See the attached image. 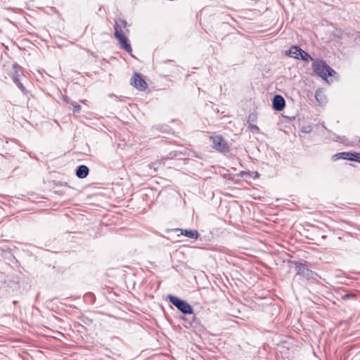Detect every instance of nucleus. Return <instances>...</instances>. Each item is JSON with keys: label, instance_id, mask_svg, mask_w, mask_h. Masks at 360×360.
Returning <instances> with one entry per match:
<instances>
[{"label": "nucleus", "instance_id": "18", "mask_svg": "<svg viewBox=\"0 0 360 360\" xmlns=\"http://www.w3.org/2000/svg\"><path fill=\"white\" fill-rule=\"evenodd\" d=\"M351 144L352 146H357L360 148V138L356 136L354 139V140L352 141Z\"/></svg>", "mask_w": 360, "mask_h": 360}, {"label": "nucleus", "instance_id": "27", "mask_svg": "<svg viewBox=\"0 0 360 360\" xmlns=\"http://www.w3.org/2000/svg\"><path fill=\"white\" fill-rule=\"evenodd\" d=\"M17 303H18V301H15H15H13V304H16Z\"/></svg>", "mask_w": 360, "mask_h": 360}, {"label": "nucleus", "instance_id": "20", "mask_svg": "<svg viewBox=\"0 0 360 360\" xmlns=\"http://www.w3.org/2000/svg\"><path fill=\"white\" fill-rule=\"evenodd\" d=\"M354 296V293H352V292L345 293V295H342V300H348V299L353 297Z\"/></svg>", "mask_w": 360, "mask_h": 360}, {"label": "nucleus", "instance_id": "3", "mask_svg": "<svg viewBox=\"0 0 360 360\" xmlns=\"http://www.w3.org/2000/svg\"><path fill=\"white\" fill-rule=\"evenodd\" d=\"M295 269L297 271V276H300L309 281H316L319 278V274L316 272L308 269L305 264L295 262Z\"/></svg>", "mask_w": 360, "mask_h": 360}, {"label": "nucleus", "instance_id": "7", "mask_svg": "<svg viewBox=\"0 0 360 360\" xmlns=\"http://www.w3.org/2000/svg\"><path fill=\"white\" fill-rule=\"evenodd\" d=\"M273 108L276 111H281L285 106V101L281 95H276L272 100Z\"/></svg>", "mask_w": 360, "mask_h": 360}, {"label": "nucleus", "instance_id": "6", "mask_svg": "<svg viewBox=\"0 0 360 360\" xmlns=\"http://www.w3.org/2000/svg\"><path fill=\"white\" fill-rule=\"evenodd\" d=\"M130 84L139 91H145L148 87L147 83L138 72L134 73L130 80Z\"/></svg>", "mask_w": 360, "mask_h": 360}, {"label": "nucleus", "instance_id": "9", "mask_svg": "<svg viewBox=\"0 0 360 360\" xmlns=\"http://www.w3.org/2000/svg\"><path fill=\"white\" fill-rule=\"evenodd\" d=\"M292 50L299 52L300 56L297 57V59L302 60L305 62H308L309 60H314L313 58L305 51L302 50L298 46H292Z\"/></svg>", "mask_w": 360, "mask_h": 360}, {"label": "nucleus", "instance_id": "4", "mask_svg": "<svg viewBox=\"0 0 360 360\" xmlns=\"http://www.w3.org/2000/svg\"><path fill=\"white\" fill-rule=\"evenodd\" d=\"M210 140L212 141V148L217 150L222 153H226L229 150L227 143L221 136H212Z\"/></svg>", "mask_w": 360, "mask_h": 360}, {"label": "nucleus", "instance_id": "23", "mask_svg": "<svg viewBox=\"0 0 360 360\" xmlns=\"http://www.w3.org/2000/svg\"><path fill=\"white\" fill-rule=\"evenodd\" d=\"M311 130V127L309 126L305 129L302 130V131L304 133H309Z\"/></svg>", "mask_w": 360, "mask_h": 360}, {"label": "nucleus", "instance_id": "13", "mask_svg": "<svg viewBox=\"0 0 360 360\" xmlns=\"http://www.w3.org/2000/svg\"><path fill=\"white\" fill-rule=\"evenodd\" d=\"M315 98L318 103L321 105H323L326 103V97L321 90H317L315 93Z\"/></svg>", "mask_w": 360, "mask_h": 360}, {"label": "nucleus", "instance_id": "24", "mask_svg": "<svg viewBox=\"0 0 360 360\" xmlns=\"http://www.w3.org/2000/svg\"><path fill=\"white\" fill-rule=\"evenodd\" d=\"M334 33H337V34H339V33H343V32L341 30H336L334 31Z\"/></svg>", "mask_w": 360, "mask_h": 360}, {"label": "nucleus", "instance_id": "29", "mask_svg": "<svg viewBox=\"0 0 360 360\" xmlns=\"http://www.w3.org/2000/svg\"><path fill=\"white\" fill-rule=\"evenodd\" d=\"M255 176H258V173L257 172H255Z\"/></svg>", "mask_w": 360, "mask_h": 360}, {"label": "nucleus", "instance_id": "10", "mask_svg": "<svg viewBox=\"0 0 360 360\" xmlns=\"http://www.w3.org/2000/svg\"><path fill=\"white\" fill-rule=\"evenodd\" d=\"M89 173V169L84 165L78 166L76 169V176L79 179H84L88 176Z\"/></svg>", "mask_w": 360, "mask_h": 360}, {"label": "nucleus", "instance_id": "5", "mask_svg": "<svg viewBox=\"0 0 360 360\" xmlns=\"http://www.w3.org/2000/svg\"><path fill=\"white\" fill-rule=\"evenodd\" d=\"M124 32H118V31L114 32L115 38L117 40L120 48L124 50L126 52L132 56V49L129 42V39L124 36Z\"/></svg>", "mask_w": 360, "mask_h": 360}, {"label": "nucleus", "instance_id": "11", "mask_svg": "<svg viewBox=\"0 0 360 360\" xmlns=\"http://www.w3.org/2000/svg\"><path fill=\"white\" fill-rule=\"evenodd\" d=\"M181 231V233L184 235V236L192 238V239H197L198 238L200 234L198 231L195 229H178Z\"/></svg>", "mask_w": 360, "mask_h": 360}, {"label": "nucleus", "instance_id": "19", "mask_svg": "<svg viewBox=\"0 0 360 360\" xmlns=\"http://www.w3.org/2000/svg\"><path fill=\"white\" fill-rule=\"evenodd\" d=\"M256 119H257V117L255 114H253V113L250 114L248 116V122L250 123V122H255Z\"/></svg>", "mask_w": 360, "mask_h": 360}, {"label": "nucleus", "instance_id": "26", "mask_svg": "<svg viewBox=\"0 0 360 360\" xmlns=\"http://www.w3.org/2000/svg\"><path fill=\"white\" fill-rule=\"evenodd\" d=\"M245 174H247V175H248L249 176H252V175H251V172H245Z\"/></svg>", "mask_w": 360, "mask_h": 360}, {"label": "nucleus", "instance_id": "25", "mask_svg": "<svg viewBox=\"0 0 360 360\" xmlns=\"http://www.w3.org/2000/svg\"><path fill=\"white\" fill-rule=\"evenodd\" d=\"M334 33H337V34H339V33H343V32L341 30H336L334 31Z\"/></svg>", "mask_w": 360, "mask_h": 360}, {"label": "nucleus", "instance_id": "28", "mask_svg": "<svg viewBox=\"0 0 360 360\" xmlns=\"http://www.w3.org/2000/svg\"><path fill=\"white\" fill-rule=\"evenodd\" d=\"M336 36H337L338 37H339V38H340V37H341V36H340V34H337Z\"/></svg>", "mask_w": 360, "mask_h": 360}, {"label": "nucleus", "instance_id": "8", "mask_svg": "<svg viewBox=\"0 0 360 360\" xmlns=\"http://www.w3.org/2000/svg\"><path fill=\"white\" fill-rule=\"evenodd\" d=\"M127 27L128 24L125 20L122 18L115 19L114 25L115 32H124L123 30H125V32L128 33L129 30Z\"/></svg>", "mask_w": 360, "mask_h": 360}, {"label": "nucleus", "instance_id": "1", "mask_svg": "<svg viewBox=\"0 0 360 360\" xmlns=\"http://www.w3.org/2000/svg\"><path fill=\"white\" fill-rule=\"evenodd\" d=\"M313 71L320 77L326 79L328 77H332L336 72L332 69L323 60H316L312 63Z\"/></svg>", "mask_w": 360, "mask_h": 360}, {"label": "nucleus", "instance_id": "2", "mask_svg": "<svg viewBox=\"0 0 360 360\" xmlns=\"http://www.w3.org/2000/svg\"><path fill=\"white\" fill-rule=\"evenodd\" d=\"M169 302L175 306L183 314H193V309L186 301L181 300L174 295H168Z\"/></svg>", "mask_w": 360, "mask_h": 360}, {"label": "nucleus", "instance_id": "14", "mask_svg": "<svg viewBox=\"0 0 360 360\" xmlns=\"http://www.w3.org/2000/svg\"><path fill=\"white\" fill-rule=\"evenodd\" d=\"M285 54L291 58H294L297 59V57L300 56L299 52L295 51V50H292V46L290 47V49L285 52Z\"/></svg>", "mask_w": 360, "mask_h": 360}, {"label": "nucleus", "instance_id": "21", "mask_svg": "<svg viewBox=\"0 0 360 360\" xmlns=\"http://www.w3.org/2000/svg\"><path fill=\"white\" fill-rule=\"evenodd\" d=\"M250 128L251 129L252 131H253V132H259V127L255 124H250Z\"/></svg>", "mask_w": 360, "mask_h": 360}, {"label": "nucleus", "instance_id": "16", "mask_svg": "<svg viewBox=\"0 0 360 360\" xmlns=\"http://www.w3.org/2000/svg\"><path fill=\"white\" fill-rule=\"evenodd\" d=\"M70 103L73 106V113H79L82 109L80 105L76 104L74 101H70Z\"/></svg>", "mask_w": 360, "mask_h": 360}, {"label": "nucleus", "instance_id": "15", "mask_svg": "<svg viewBox=\"0 0 360 360\" xmlns=\"http://www.w3.org/2000/svg\"><path fill=\"white\" fill-rule=\"evenodd\" d=\"M13 80L15 85L21 90L22 92H25V88L23 84L20 82V79L17 77H13Z\"/></svg>", "mask_w": 360, "mask_h": 360}, {"label": "nucleus", "instance_id": "12", "mask_svg": "<svg viewBox=\"0 0 360 360\" xmlns=\"http://www.w3.org/2000/svg\"><path fill=\"white\" fill-rule=\"evenodd\" d=\"M352 152H341L332 156V160L336 161L340 159L351 160Z\"/></svg>", "mask_w": 360, "mask_h": 360}, {"label": "nucleus", "instance_id": "22", "mask_svg": "<svg viewBox=\"0 0 360 360\" xmlns=\"http://www.w3.org/2000/svg\"><path fill=\"white\" fill-rule=\"evenodd\" d=\"M155 163H152L148 165L150 169H153L154 172H156L158 171V168L155 167Z\"/></svg>", "mask_w": 360, "mask_h": 360}, {"label": "nucleus", "instance_id": "17", "mask_svg": "<svg viewBox=\"0 0 360 360\" xmlns=\"http://www.w3.org/2000/svg\"><path fill=\"white\" fill-rule=\"evenodd\" d=\"M350 161H355L360 163V153L352 152V155Z\"/></svg>", "mask_w": 360, "mask_h": 360}]
</instances>
